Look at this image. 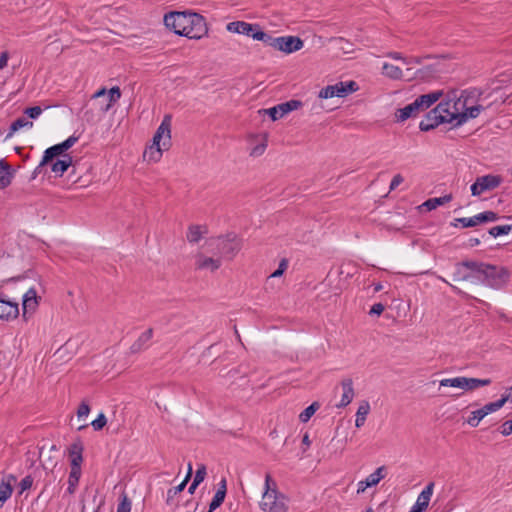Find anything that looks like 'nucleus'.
I'll use <instances>...</instances> for the list:
<instances>
[{"mask_svg":"<svg viewBox=\"0 0 512 512\" xmlns=\"http://www.w3.org/2000/svg\"><path fill=\"white\" fill-rule=\"evenodd\" d=\"M385 467L381 466L377 468L373 473H371L369 476L366 477L365 480L360 481L358 483V489L357 492L361 493L364 492L366 488L376 486L380 480H382L385 477Z\"/></svg>","mask_w":512,"mask_h":512,"instance_id":"obj_18","label":"nucleus"},{"mask_svg":"<svg viewBox=\"0 0 512 512\" xmlns=\"http://www.w3.org/2000/svg\"><path fill=\"white\" fill-rule=\"evenodd\" d=\"M433 56L432 55H426V56H423V57H420V56H413V57H409L406 59H404V63L409 65V64H421L423 62L424 59H430L432 58Z\"/></svg>","mask_w":512,"mask_h":512,"instance_id":"obj_52","label":"nucleus"},{"mask_svg":"<svg viewBox=\"0 0 512 512\" xmlns=\"http://www.w3.org/2000/svg\"><path fill=\"white\" fill-rule=\"evenodd\" d=\"M471 263H477V261L463 260L461 262L456 263L455 271L453 273L454 282H464L470 280V276H468L467 270L476 272V268L470 267Z\"/></svg>","mask_w":512,"mask_h":512,"instance_id":"obj_16","label":"nucleus"},{"mask_svg":"<svg viewBox=\"0 0 512 512\" xmlns=\"http://www.w3.org/2000/svg\"><path fill=\"white\" fill-rule=\"evenodd\" d=\"M108 91L105 88L99 89L94 95L93 98L97 99L103 97L107 100Z\"/></svg>","mask_w":512,"mask_h":512,"instance_id":"obj_61","label":"nucleus"},{"mask_svg":"<svg viewBox=\"0 0 512 512\" xmlns=\"http://www.w3.org/2000/svg\"><path fill=\"white\" fill-rule=\"evenodd\" d=\"M491 379H478L468 377H455L442 379L440 386L443 387H456L466 391H471L479 387L488 386L491 384Z\"/></svg>","mask_w":512,"mask_h":512,"instance_id":"obj_9","label":"nucleus"},{"mask_svg":"<svg viewBox=\"0 0 512 512\" xmlns=\"http://www.w3.org/2000/svg\"><path fill=\"white\" fill-rule=\"evenodd\" d=\"M65 150L62 147L61 143L55 144L44 151L42 156V165H47L51 163L55 158L66 155Z\"/></svg>","mask_w":512,"mask_h":512,"instance_id":"obj_28","label":"nucleus"},{"mask_svg":"<svg viewBox=\"0 0 512 512\" xmlns=\"http://www.w3.org/2000/svg\"><path fill=\"white\" fill-rule=\"evenodd\" d=\"M302 106V102L300 100H289L284 103L278 104L274 107L260 110L259 112H263L264 114L269 115L272 121H276L286 114L300 108Z\"/></svg>","mask_w":512,"mask_h":512,"instance_id":"obj_11","label":"nucleus"},{"mask_svg":"<svg viewBox=\"0 0 512 512\" xmlns=\"http://www.w3.org/2000/svg\"><path fill=\"white\" fill-rule=\"evenodd\" d=\"M341 386L343 390V394L340 400V403L336 405L338 408H344L348 406L355 395L353 388V380L351 378H345L341 381Z\"/></svg>","mask_w":512,"mask_h":512,"instance_id":"obj_21","label":"nucleus"},{"mask_svg":"<svg viewBox=\"0 0 512 512\" xmlns=\"http://www.w3.org/2000/svg\"><path fill=\"white\" fill-rule=\"evenodd\" d=\"M484 110L482 105H475L467 108L464 112H453L452 111V119H453V127L461 126L465 123L469 118H476L481 111Z\"/></svg>","mask_w":512,"mask_h":512,"instance_id":"obj_13","label":"nucleus"},{"mask_svg":"<svg viewBox=\"0 0 512 512\" xmlns=\"http://www.w3.org/2000/svg\"><path fill=\"white\" fill-rule=\"evenodd\" d=\"M358 84L355 81L338 82L334 85H328L319 91L320 99H329L333 97L344 98L358 90Z\"/></svg>","mask_w":512,"mask_h":512,"instance_id":"obj_8","label":"nucleus"},{"mask_svg":"<svg viewBox=\"0 0 512 512\" xmlns=\"http://www.w3.org/2000/svg\"><path fill=\"white\" fill-rule=\"evenodd\" d=\"M302 445L304 446L303 448V452L306 451V449L311 445V441H310V438H309V434L306 432L304 435H303V438H302Z\"/></svg>","mask_w":512,"mask_h":512,"instance_id":"obj_60","label":"nucleus"},{"mask_svg":"<svg viewBox=\"0 0 512 512\" xmlns=\"http://www.w3.org/2000/svg\"><path fill=\"white\" fill-rule=\"evenodd\" d=\"M266 46L273 47L281 52L290 54L302 49L304 42L298 36H279L273 37L270 34H266L265 41L263 42Z\"/></svg>","mask_w":512,"mask_h":512,"instance_id":"obj_6","label":"nucleus"},{"mask_svg":"<svg viewBox=\"0 0 512 512\" xmlns=\"http://www.w3.org/2000/svg\"><path fill=\"white\" fill-rule=\"evenodd\" d=\"M206 475H207L206 466L204 464L199 465L196 470L194 479H193L194 484L200 485L204 481Z\"/></svg>","mask_w":512,"mask_h":512,"instance_id":"obj_45","label":"nucleus"},{"mask_svg":"<svg viewBox=\"0 0 512 512\" xmlns=\"http://www.w3.org/2000/svg\"><path fill=\"white\" fill-rule=\"evenodd\" d=\"M265 147H266V145H265V144L257 145V146L253 149L252 154H254V155H261V154L264 152Z\"/></svg>","mask_w":512,"mask_h":512,"instance_id":"obj_64","label":"nucleus"},{"mask_svg":"<svg viewBox=\"0 0 512 512\" xmlns=\"http://www.w3.org/2000/svg\"><path fill=\"white\" fill-rule=\"evenodd\" d=\"M240 34L246 35L248 37L253 38L254 40H258L263 43L265 41V37H266L267 33L261 29V26L259 24L247 23V22L243 21Z\"/></svg>","mask_w":512,"mask_h":512,"instance_id":"obj_19","label":"nucleus"},{"mask_svg":"<svg viewBox=\"0 0 512 512\" xmlns=\"http://www.w3.org/2000/svg\"><path fill=\"white\" fill-rule=\"evenodd\" d=\"M164 25L179 36L199 40L207 35L205 18L195 12L171 11L164 16Z\"/></svg>","mask_w":512,"mask_h":512,"instance_id":"obj_1","label":"nucleus"},{"mask_svg":"<svg viewBox=\"0 0 512 512\" xmlns=\"http://www.w3.org/2000/svg\"><path fill=\"white\" fill-rule=\"evenodd\" d=\"M370 412V404L368 401L363 400L357 410L356 413V420H355V426L357 428H360L364 425L366 421V417Z\"/></svg>","mask_w":512,"mask_h":512,"instance_id":"obj_31","label":"nucleus"},{"mask_svg":"<svg viewBox=\"0 0 512 512\" xmlns=\"http://www.w3.org/2000/svg\"><path fill=\"white\" fill-rule=\"evenodd\" d=\"M434 483L430 482L419 494L417 498V502L422 503L428 507L432 493H433Z\"/></svg>","mask_w":512,"mask_h":512,"instance_id":"obj_41","label":"nucleus"},{"mask_svg":"<svg viewBox=\"0 0 512 512\" xmlns=\"http://www.w3.org/2000/svg\"><path fill=\"white\" fill-rule=\"evenodd\" d=\"M387 56L395 60H402L403 62L404 59H406V57H403L400 52H389Z\"/></svg>","mask_w":512,"mask_h":512,"instance_id":"obj_63","label":"nucleus"},{"mask_svg":"<svg viewBox=\"0 0 512 512\" xmlns=\"http://www.w3.org/2000/svg\"><path fill=\"white\" fill-rule=\"evenodd\" d=\"M382 74L392 80H400L403 76L401 68L390 63H384Z\"/></svg>","mask_w":512,"mask_h":512,"instance_id":"obj_33","label":"nucleus"},{"mask_svg":"<svg viewBox=\"0 0 512 512\" xmlns=\"http://www.w3.org/2000/svg\"><path fill=\"white\" fill-rule=\"evenodd\" d=\"M452 199H453L452 194H446V195H444L442 197L430 198V199L426 200L420 206V208H423L426 211H432V210L436 209L439 206H442V205H444L446 203H449Z\"/></svg>","mask_w":512,"mask_h":512,"instance_id":"obj_29","label":"nucleus"},{"mask_svg":"<svg viewBox=\"0 0 512 512\" xmlns=\"http://www.w3.org/2000/svg\"><path fill=\"white\" fill-rule=\"evenodd\" d=\"M503 182L501 175L487 174L477 177L476 181L471 185V193L473 196H479L485 191L496 189Z\"/></svg>","mask_w":512,"mask_h":512,"instance_id":"obj_10","label":"nucleus"},{"mask_svg":"<svg viewBox=\"0 0 512 512\" xmlns=\"http://www.w3.org/2000/svg\"><path fill=\"white\" fill-rule=\"evenodd\" d=\"M45 165H42V160L40 161L39 165L34 169L33 173H32V176H31V180H34L39 174H41L42 172V168L44 167Z\"/></svg>","mask_w":512,"mask_h":512,"instance_id":"obj_62","label":"nucleus"},{"mask_svg":"<svg viewBox=\"0 0 512 512\" xmlns=\"http://www.w3.org/2000/svg\"><path fill=\"white\" fill-rule=\"evenodd\" d=\"M41 113H42V108L40 106L27 107L24 110V114L27 115L31 119H36Z\"/></svg>","mask_w":512,"mask_h":512,"instance_id":"obj_48","label":"nucleus"},{"mask_svg":"<svg viewBox=\"0 0 512 512\" xmlns=\"http://www.w3.org/2000/svg\"><path fill=\"white\" fill-rule=\"evenodd\" d=\"M32 127L33 126V122L27 120L25 117H19L17 118L15 121H13L9 127V132L6 136V139L10 138L13 136V134L15 132H17L18 130H20L21 128H24V127Z\"/></svg>","mask_w":512,"mask_h":512,"instance_id":"obj_37","label":"nucleus"},{"mask_svg":"<svg viewBox=\"0 0 512 512\" xmlns=\"http://www.w3.org/2000/svg\"><path fill=\"white\" fill-rule=\"evenodd\" d=\"M500 433L503 436H509L512 434V420H507L501 425Z\"/></svg>","mask_w":512,"mask_h":512,"instance_id":"obj_53","label":"nucleus"},{"mask_svg":"<svg viewBox=\"0 0 512 512\" xmlns=\"http://www.w3.org/2000/svg\"><path fill=\"white\" fill-rule=\"evenodd\" d=\"M242 22L243 21L229 22L226 26L227 31L240 34V31L242 29Z\"/></svg>","mask_w":512,"mask_h":512,"instance_id":"obj_50","label":"nucleus"},{"mask_svg":"<svg viewBox=\"0 0 512 512\" xmlns=\"http://www.w3.org/2000/svg\"><path fill=\"white\" fill-rule=\"evenodd\" d=\"M107 424V418L104 413H100L95 420L92 421L91 425L95 431L102 430Z\"/></svg>","mask_w":512,"mask_h":512,"instance_id":"obj_46","label":"nucleus"},{"mask_svg":"<svg viewBox=\"0 0 512 512\" xmlns=\"http://www.w3.org/2000/svg\"><path fill=\"white\" fill-rule=\"evenodd\" d=\"M17 481V478L13 474H9L2 478L0 482V507L11 497L13 492V484Z\"/></svg>","mask_w":512,"mask_h":512,"instance_id":"obj_17","label":"nucleus"},{"mask_svg":"<svg viewBox=\"0 0 512 512\" xmlns=\"http://www.w3.org/2000/svg\"><path fill=\"white\" fill-rule=\"evenodd\" d=\"M320 404L318 402H313L307 408H305L299 415V420L302 423H306L310 420V418L315 414V412L319 409Z\"/></svg>","mask_w":512,"mask_h":512,"instance_id":"obj_40","label":"nucleus"},{"mask_svg":"<svg viewBox=\"0 0 512 512\" xmlns=\"http://www.w3.org/2000/svg\"><path fill=\"white\" fill-rule=\"evenodd\" d=\"M37 306H38L37 292L34 288H30L23 296V301H22L23 315L25 316V314L29 310L34 311Z\"/></svg>","mask_w":512,"mask_h":512,"instance_id":"obj_25","label":"nucleus"},{"mask_svg":"<svg viewBox=\"0 0 512 512\" xmlns=\"http://www.w3.org/2000/svg\"><path fill=\"white\" fill-rule=\"evenodd\" d=\"M184 489H185V482H181L179 485L168 489L167 497H166V504L168 506L175 505L177 507V504L174 503V498L178 494H180Z\"/></svg>","mask_w":512,"mask_h":512,"instance_id":"obj_39","label":"nucleus"},{"mask_svg":"<svg viewBox=\"0 0 512 512\" xmlns=\"http://www.w3.org/2000/svg\"><path fill=\"white\" fill-rule=\"evenodd\" d=\"M450 101H442L435 108L430 110L419 124L421 131L427 132L433 130L440 124L449 123L453 125L451 107L455 108Z\"/></svg>","mask_w":512,"mask_h":512,"instance_id":"obj_3","label":"nucleus"},{"mask_svg":"<svg viewBox=\"0 0 512 512\" xmlns=\"http://www.w3.org/2000/svg\"><path fill=\"white\" fill-rule=\"evenodd\" d=\"M153 337V329L149 328L143 332L138 339L130 346V353L136 354L147 348V343Z\"/></svg>","mask_w":512,"mask_h":512,"instance_id":"obj_24","label":"nucleus"},{"mask_svg":"<svg viewBox=\"0 0 512 512\" xmlns=\"http://www.w3.org/2000/svg\"><path fill=\"white\" fill-rule=\"evenodd\" d=\"M163 146L151 145L144 151V158L148 161L158 162L162 157Z\"/></svg>","mask_w":512,"mask_h":512,"instance_id":"obj_38","label":"nucleus"},{"mask_svg":"<svg viewBox=\"0 0 512 512\" xmlns=\"http://www.w3.org/2000/svg\"><path fill=\"white\" fill-rule=\"evenodd\" d=\"M226 494H227V481H226V478H222L221 481L218 483L217 491L214 494V496L209 504L208 512H213L214 510L219 508L223 504Z\"/></svg>","mask_w":512,"mask_h":512,"instance_id":"obj_20","label":"nucleus"},{"mask_svg":"<svg viewBox=\"0 0 512 512\" xmlns=\"http://www.w3.org/2000/svg\"><path fill=\"white\" fill-rule=\"evenodd\" d=\"M439 72L440 70L438 69L437 65L430 64L418 69L415 72L414 77L420 80L428 81L434 78Z\"/></svg>","mask_w":512,"mask_h":512,"instance_id":"obj_30","label":"nucleus"},{"mask_svg":"<svg viewBox=\"0 0 512 512\" xmlns=\"http://www.w3.org/2000/svg\"><path fill=\"white\" fill-rule=\"evenodd\" d=\"M14 170L4 159L0 160V190L7 188L13 179Z\"/></svg>","mask_w":512,"mask_h":512,"instance_id":"obj_23","label":"nucleus"},{"mask_svg":"<svg viewBox=\"0 0 512 512\" xmlns=\"http://www.w3.org/2000/svg\"><path fill=\"white\" fill-rule=\"evenodd\" d=\"M33 477L31 475L25 476L19 483L20 491L19 493H23L24 491L30 489L33 485Z\"/></svg>","mask_w":512,"mask_h":512,"instance_id":"obj_47","label":"nucleus"},{"mask_svg":"<svg viewBox=\"0 0 512 512\" xmlns=\"http://www.w3.org/2000/svg\"><path fill=\"white\" fill-rule=\"evenodd\" d=\"M428 507L416 501L409 512H424Z\"/></svg>","mask_w":512,"mask_h":512,"instance_id":"obj_59","label":"nucleus"},{"mask_svg":"<svg viewBox=\"0 0 512 512\" xmlns=\"http://www.w3.org/2000/svg\"><path fill=\"white\" fill-rule=\"evenodd\" d=\"M90 412V406L86 402H81L77 409V415L79 418L87 416Z\"/></svg>","mask_w":512,"mask_h":512,"instance_id":"obj_54","label":"nucleus"},{"mask_svg":"<svg viewBox=\"0 0 512 512\" xmlns=\"http://www.w3.org/2000/svg\"><path fill=\"white\" fill-rule=\"evenodd\" d=\"M510 399V395H502L500 399H498L495 402H490L484 405L481 409L485 416H487L489 413L495 412L499 409H501L506 402H508Z\"/></svg>","mask_w":512,"mask_h":512,"instance_id":"obj_34","label":"nucleus"},{"mask_svg":"<svg viewBox=\"0 0 512 512\" xmlns=\"http://www.w3.org/2000/svg\"><path fill=\"white\" fill-rule=\"evenodd\" d=\"M81 477V468L71 467L69 478H68V487L67 493L74 494L76 488L78 486L79 480Z\"/></svg>","mask_w":512,"mask_h":512,"instance_id":"obj_35","label":"nucleus"},{"mask_svg":"<svg viewBox=\"0 0 512 512\" xmlns=\"http://www.w3.org/2000/svg\"><path fill=\"white\" fill-rule=\"evenodd\" d=\"M84 446L80 438H77L68 448L70 457V466L74 468H81L83 462Z\"/></svg>","mask_w":512,"mask_h":512,"instance_id":"obj_15","label":"nucleus"},{"mask_svg":"<svg viewBox=\"0 0 512 512\" xmlns=\"http://www.w3.org/2000/svg\"><path fill=\"white\" fill-rule=\"evenodd\" d=\"M171 115L167 114L164 116L161 124L156 130V133L158 135H161L164 137L162 146L164 150H167L170 147L171 144Z\"/></svg>","mask_w":512,"mask_h":512,"instance_id":"obj_22","label":"nucleus"},{"mask_svg":"<svg viewBox=\"0 0 512 512\" xmlns=\"http://www.w3.org/2000/svg\"><path fill=\"white\" fill-rule=\"evenodd\" d=\"M288 267V260L286 258H283L279 265H278V268L270 275V277H280L283 275V273L286 271Z\"/></svg>","mask_w":512,"mask_h":512,"instance_id":"obj_49","label":"nucleus"},{"mask_svg":"<svg viewBox=\"0 0 512 512\" xmlns=\"http://www.w3.org/2000/svg\"><path fill=\"white\" fill-rule=\"evenodd\" d=\"M271 481V476L267 474L265 479V491L259 503L261 510L264 512H287L288 508L284 502L285 496L278 492L276 487L273 489L270 488Z\"/></svg>","mask_w":512,"mask_h":512,"instance_id":"obj_5","label":"nucleus"},{"mask_svg":"<svg viewBox=\"0 0 512 512\" xmlns=\"http://www.w3.org/2000/svg\"><path fill=\"white\" fill-rule=\"evenodd\" d=\"M499 219V215L494 211H484L470 218H457L451 223L453 226H457L460 223L463 228L475 227L480 223L493 222Z\"/></svg>","mask_w":512,"mask_h":512,"instance_id":"obj_12","label":"nucleus"},{"mask_svg":"<svg viewBox=\"0 0 512 512\" xmlns=\"http://www.w3.org/2000/svg\"><path fill=\"white\" fill-rule=\"evenodd\" d=\"M403 181H404V178L401 174L394 175V177L392 178L391 183H390V187H389L390 191L396 189Z\"/></svg>","mask_w":512,"mask_h":512,"instance_id":"obj_56","label":"nucleus"},{"mask_svg":"<svg viewBox=\"0 0 512 512\" xmlns=\"http://www.w3.org/2000/svg\"><path fill=\"white\" fill-rule=\"evenodd\" d=\"M384 309L385 306L382 303H375L374 305H372L369 314L379 316L383 313Z\"/></svg>","mask_w":512,"mask_h":512,"instance_id":"obj_55","label":"nucleus"},{"mask_svg":"<svg viewBox=\"0 0 512 512\" xmlns=\"http://www.w3.org/2000/svg\"><path fill=\"white\" fill-rule=\"evenodd\" d=\"M121 97V90L118 86H114L112 87L109 91H108V95H107V103L105 105H101L100 109L103 111V112H107L114 103H116Z\"/></svg>","mask_w":512,"mask_h":512,"instance_id":"obj_36","label":"nucleus"},{"mask_svg":"<svg viewBox=\"0 0 512 512\" xmlns=\"http://www.w3.org/2000/svg\"><path fill=\"white\" fill-rule=\"evenodd\" d=\"M9 59V54L7 51H4L0 55V70L7 66V62Z\"/></svg>","mask_w":512,"mask_h":512,"instance_id":"obj_57","label":"nucleus"},{"mask_svg":"<svg viewBox=\"0 0 512 512\" xmlns=\"http://www.w3.org/2000/svg\"><path fill=\"white\" fill-rule=\"evenodd\" d=\"M510 232L509 225H499L489 229L488 233L492 237H498L502 235H507Z\"/></svg>","mask_w":512,"mask_h":512,"instance_id":"obj_44","label":"nucleus"},{"mask_svg":"<svg viewBox=\"0 0 512 512\" xmlns=\"http://www.w3.org/2000/svg\"><path fill=\"white\" fill-rule=\"evenodd\" d=\"M51 170L56 176L61 177L72 165V157L69 154L63 155L62 159L51 162Z\"/></svg>","mask_w":512,"mask_h":512,"instance_id":"obj_27","label":"nucleus"},{"mask_svg":"<svg viewBox=\"0 0 512 512\" xmlns=\"http://www.w3.org/2000/svg\"><path fill=\"white\" fill-rule=\"evenodd\" d=\"M19 315V306L17 302L9 299L0 298V319L9 321Z\"/></svg>","mask_w":512,"mask_h":512,"instance_id":"obj_14","label":"nucleus"},{"mask_svg":"<svg viewBox=\"0 0 512 512\" xmlns=\"http://www.w3.org/2000/svg\"><path fill=\"white\" fill-rule=\"evenodd\" d=\"M485 417V414L483 413L482 409L475 410L471 412L470 417L467 419V423L471 427H477L480 423V421Z\"/></svg>","mask_w":512,"mask_h":512,"instance_id":"obj_43","label":"nucleus"},{"mask_svg":"<svg viewBox=\"0 0 512 512\" xmlns=\"http://www.w3.org/2000/svg\"><path fill=\"white\" fill-rule=\"evenodd\" d=\"M132 502L127 494L122 493L119 497V503L116 512H131Z\"/></svg>","mask_w":512,"mask_h":512,"instance_id":"obj_42","label":"nucleus"},{"mask_svg":"<svg viewBox=\"0 0 512 512\" xmlns=\"http://www.w3.org/2000/svg\"><path fill=\"white\" fill-rule=\"evenodd\" d=\"M442 95L443 91L437 90L418 96L412 103L397 110V120L403 122L411 117L416 116L420 111L428 109L435 102H437Z\"/></svg>","mask_w":512,"mask_h":512,"instance_id":"obj_4","label":"nucleus"},{"mask_svg":"<svg viewBox=\"0 0 512 512\" xmlns=\"http://www.w3.org/2000/svg\"><path fill=\"white\" fill-rule=\"evenodd\" d=\"M79 140V136H76L73 134L72 136L68 137L66 140L61 142L62 147L65 151L69 150L77 141Z\"/></svg>","mask_w":512,"mask_h":512,"instance_id":"obj_51","label":"nucleus"},{"mask_svg":"<svg viewBox=\"0 0 512 512\" xmlns=\"http://www.w3.org/2000/svg\"><path fill=\"white\" fill-rule=\"evenodd\" d=\"M203 233H207V228L201 225H190L187 231V240L190 243H197L202 237Z\"/></svg>","mask_w":512,"mask_h":512,"instance_id":"obj_32","label":"nucleus"},{"mask_svg":"<svg viewBox=\"0 0 512 512\" xmlns=\"http://www.w3.org/2000/svg\"><path fill=\"white\" fill-rule=\"evenodd\" d=\"M221 266V260L212 257H205L202 254L197 256L196 268L197 269H209L211 272L216 271Z\"/></svg>","mask_w":512,"mask_h":512,"instance_id":"obj_26","label":"nucleus"},{"mask_svg":"<svg viewBox=\"0 0 512 512\" xmlns=\"http://www.w3.org/2000/svg\"><path fill=\"white\" fill-rule=\"evenodd\" d=\"M213 244L219 255L231 260L241 250L242 240L235 233H228L224 236H219L214 240Z\"/></svg>","mask_w":512,"mask_h":512,"instance_id":"obj_7","label":"nucleus"},{"mask_svg":"<svg viewBox=\"0 0 512 512\" xmlns=\"http://www.w3.org/2000/svg\"><path fill=\"white\" fill-rule=\"evenodd\" d=\"M468 276H470V280L472 283H482V279L478 277V273L467 270Z\"/></svg>","mask_w":512,"mask_h":512,"instance_id":"obj_58","label":"nucleus"},{"mask_svg":"<svg viewBox=\"0 0 512 512\" xmlns=\"http://www.w3.org/2000/svg\"><path fill=\"white\" fill-rule=\"evenodd\" d=\"M470 267L476 268V273L482 279V283L493 289L503 288L510 278L509 270L503 266L477 261V263H471Z\"/></svg>","mask_w":512,"mask_h":512,"instance_id":"obj_2","label":"nucleus"}]
</instances>
